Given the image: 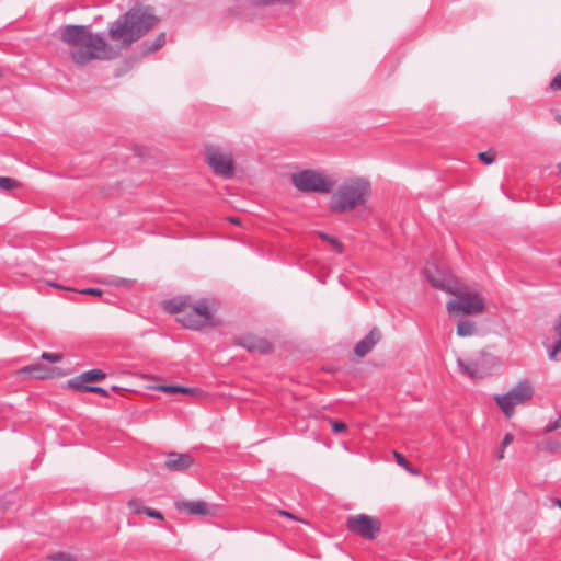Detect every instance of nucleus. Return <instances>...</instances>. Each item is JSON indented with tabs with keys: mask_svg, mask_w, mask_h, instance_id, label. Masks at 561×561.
I'll return each mask as SVG.
<instances>
[{
	"mask_svg": "<svg viewBox=\"0 0 561 561\" xmlns=\"http://www.w3.org/2000/svg\"><path fill=\"white\" fill-rule=\"evenodd\" d=\"M238 345L248 350L249 352H256L260 354H270L273 352V344L264 337L254 334H247L238 340Z\"/></svg>",
	"mask_w": 561,
	"mask_h": 561,
	"instance_id": "nucleus-11",
	"label": "nucleus"
},
{
	"mask_svg": "<svg viewBox=\"0 0 561 561\" xmlns=\"http://www.w3.org/2000/svg\"><path fill=\"white\" fill-rule=\"evenodd\" d=\"M228 221L234 225H240V218L239 217H229Z\"/></svg>",
	"mask_w": 561,
	"mask_h": 561,
	"instance_id": "nucleus-42",
	"label": "nucleus"
},
{
	"mask_svg": "<svg viewBox=\"0 0 561 561\" xmlns=\"http://www.w3.org/2000/svg\"><path fill=\"white\" fill-rule=\"evenodd\" d=\"M206 161L213 171L220 176L230 179L234 173L233 158L229 153H222L214 147L206 148Z\"/></svg>",
	"mask_w": 561,
	"mask_h": 561,
	"instance_id": "nucleus-9",
	"label": "nucleus"
},
{
	"mask_svg": "<svg viewBox=\"0 0 561 561\" xmlns=\"http://www.w3.org/2000/svg\"><path fill=\"white\" fill-rule=\"evenodd\" d=\"M215 300L203 298L194 304L188 301L186 312L176 317V321L184 328L190 330L199 331L206 327H218L220 320L215 317L216 312Z\"/></svg>",
	"mask_w": 561,
	"mask_h": 561,
	"instance_id": "nucleus-4",
	"label": "nucleus"
},
{
	"mask_svg": "<svg viewBox=\"0 0 561 561\" xmlns=\"http://www.w3.org/2000/svg\"><path fill=\"white\" fill-rule=\"evenodd\" d=\"M107 283L117 287H129L133 284V280L126 278H115Z\"/></svg>",
	"mask_w": 561,
	"mask_h": 561,
	"instance_id": "nucleus-30",
	"label": "nucleus"
},
{
	"mask_svg": "<svg viewBox=\"0 0 561 561\" xmlns=\"http://www.w3.org/2000/svg\"><path fill=\"white\" fill-rule=\"evenodd\" d=\"M157 390H160L162 392H167V393H170V394H175V393H183V394H190V396H195L197 393H201L202 391L197 388H188V387H183V386H175V385H163V386H158L156 388Z\"/></svg>",
	"mask_w": 561,
	"mask_h": 561,
	"instance_id": "nucleus-20",
	"label": "nucleus"
},
{
	"mask_svg": "<svg viewBox=\"0 0 561 561\" xmlns=\"http://www.w3.org/2000/svg\"><path fill=\"white\" fill-rule=\"evenodd\" d=\"M134 513L135 514L144 513L151 518H156V519H160V520L164 519L163 515L159 511H157L154 508H150V507L142 506V508H134Z\"/></svg>",
	"mask_w": 561,
	"mask_h": 561,
	"instance_id": "nucleus-25",
	"label": "nucleus"
},
{
	"mask_svg": "<svg viewBox=\"0 0 561 561\" xmlns=\"http://www.w3.org/2000/svg\"><path fill=\"white\" fill-rule=\"evenodd\" d=\"M194 463V458L187 453H169L164 461V468L169 471H184Z\"/></svg>",
	"mask_w": 561,
	"mask_h": 561,
	"instance_id": "nucleus-12",
	"label": "nucleus"
},
{
	"mask_svg": "<svg viewBox=\"0 0 561 561\" xmlns=\"http://www.w3.org/2000/svg\"><path fill=\"white\" fill-rule=\"evenodd\" d=\"M542 446H543V449L547 451H554L560 448V443L547 440L542 444Z\"/></svg>",
	"mask_w": 561,
	"mask_h": 561,
	"instance_id": "nucleus-35",
	"label": "nucleus"
},
{
	"mask_svg": "<svg viewBox=\"0 0 561 561\" xmlns=\"http://www.w3.org/2000/svg\"><path fill=\"white\" fill-rule=\"evenodd\" d=\"M534 396V389L528 380L519 381L505 394H495L494 400L506 417H512L515 407L528 402Z\"/></svg>",
	"mask_w": 561,
	"mask_h": 561,
	"instance_id": "nucleus-5",
	"label": "nucleus"
},
{
	"mask_svg": "<svg viewBox=\"0 0 561 561\" xmlns=\"http://www.w3.org/2000/svg\"><path fill=\"white\" fill-rule=\"evenodd\" d=\"M179 512H186L190 515H213V512L205 501H176L174 503Z\"/></svg>",
	"mask_w": 561,
	"mask_h": 561,
	"instance_id": "nucleus-14",
	"label": "nucleus"
},
{
	"mask_svg": "<svg viewBox=\"0 0 561 561\" xmlns=\"http://www.w3.org/2000/svg\"><path fill=\"white\" fill-rule=\"evenodd\" d=\"M278 514L282 515V516H285V517L298 520V518L296 516H294L291 513H289L287 511H282L280 510V511H278Z\"/></svg>",
	"mask_w": 561,
	"mask_h": 561,
	"instance_id": "nucleus-40",
	"label": "nucleus"
},
{
	"mask_svg": "<svg viewBox=\"0 0 561 561\" xmlns=\"http://www.w3.org/2000/svg\"><path fill=\"white\" fill-rule=\"evenodd\" d=\"M159 21L152 8L135 5L110 25L108 37L121 48H128L152 30Z\"/></svg>",
	"mask_w": 561,
	"mask_h": 561,
	"instance_id": "nucleus-2",
	"label": "nucleus"
},
{
	"mask_svg": "<svg viewBox=\"0 0 561 561\" xmlns=\"http://www.w3.org/2000/svg\"><path fill=\"white\" fill-rule=\"evenodd\" d=\"M477 332V327L473 321L463 320L457 324V334L460 337L472 336Z\"/></svg>",
	"mask_w": 561,
	"mask_h": 561,
	"instance_id": "nucleus-21",
	"label": "nucleus"
},
{
	"mask_svg": "<svg viewBox=\"0 0 561 561\" xmlns=\"http://www.w3.org/2000/svg\"><path fill=\"white\" fill-rule=\"evenodd\" d=\"M118 389H119V388H118V387H116V386H113V387H112V390H113V391H117Z\"/></svg>",
	"mask_w": 561,
	"mask_h": 561,
	"instance_id": "nucleus-47",
	"label": "nucleus"
},
{
	"mask_svg": "<svg viewBox=\"0 0 561 561\" xmlns=\"http://www.w3.org/2000/svg\"><path fill=\"white\" fill-rule=\"evenodd\" d=\"M514 439V436L510 433H507L504 437H503V440L501 443V447L505 448L507 447Z\"/></svg>",
	"mask_w": 561,
	"mask_h": 561,
	"instance_id": "nucleus-37",
	"label": "nucleus"
},
{
	"mask_svg": "<svg viewBox=\"0 0 561 561\" xmlns=\"http://www.w3.org/2000/svg\"><path fill=\"white\" fill-rule=\"evenodd\" d=\"M478 158H479L482 162H484L485 164H491V163H493V162H494V160H495V156H494L493 153L489 152V151H486V152H480V153L478 154Z\"/></svg>",
	"mask_w": 561,
	"mask_h": 561,
	"instance_id": "nucleus-29",
	"label": "nucleus"
},
{
	"mask_svg": "<svg viewBox=\"0 0 561 561\" xmlns=\"http://www.w3.org/2000/svg\"><path fill=\"white\" fill-rule=\"evenodd\" d=\"M457 298L447 302L449 313L457 312L459 314H478L484 310L483 299L476 293L460 290L456 287Z\"/></svg>",
	"mask_w": 561,
	"mask_h": 561,
	"instance_id": "nucleus-7",
	"label": "nucleus"
},
{
	"mask_svg": "<svg viewBox=\"0 0 561 561\" xmlns=\"http://www.w3.org/2000/svg\"><path fill=\"white\" fill-rule=\"evenodd\" d=\"M557 121H558V123L561 125V115H558V116H557Z\"/></svg>",
	"mask_w": 561,
	"mask_h": 561,
	"instance_id": "nucleus-45",
	"label": "nucleus"
},
{
	"mask_svg": "<svg viewBox=\"0 0 561 561\" xmlns=\"http://www.w3.org/2000/svg\"><path fill=\"white\" fill-rule=\"evenodd\" d=\"M49 561H77L73 556L67 552H56L47 557Z\"/></svg>",
	"mask_w": 561,
	"mask_h": 561,
	"instance_id": "nucleus-26",
	"label": "nucleus"
},
{
	"mask_svg": "<svg viewBox=\"0 0 561 561\" xmlns=\"http://www.w3.org/2000/svg\"><path fill=\"white\" fill-rule=\"evenodd\" d=\"M381 337L382 335L380 330L377 328H373L369 331V333L359 342H357L356 345L354 346L355 355H357L358 357L366 356L368 353L371 352L375 345H377L380 342Z\"/></svg>",
	"mask_w": 561,
	"mask_h": 561,
	"instance_id": "nucleus-13",
	"label": "nucleus"
},
{
	"mask_svg": "<svg viewBox=\"0 0 561 561\" xmlns=\"http://www.w3.org/2000/svg\"><path fill=\"white\" fill-rule=\"evenodd\" d=\"M76 291L79 294H82V295H91V296H102L103 295V291L99 288H83V289L76 290Z\"/></svg>",
	"mask_w": 561,
	"mask_h": 561,
	"instance_id": "nucleus-31",
	"label": "nucleus"
},
{
	"mask_svg": "<svg viewBox=\"0 0 561 561\" xmlns=\"http://www.w3.org/2000/svg\"><path fill=\"white\" fill-rule=\"evenodd\" d=\"M128 506L134 511V508H141L139 505H138V502L133 500V501H129L128 503Z\"/></svg>",
	"mask_w": 561,
	"mask_h": 561,
	"instance_id": "nucleus-41",
	"label": "nucleus"
},
{
	"mask_svg": "<svg viewBox=\"0 0 561 561\" xmlns=\"http://www.w3.org/2000/svg\"><path fill=\"white\" fill-rule=\"evenodd\" d=\"M549 87L552 91H561V73L553 77Z\"/></svg>",
	"mask_w": 561,
	"mask_h": 561,
	"instance_id": "nucleus-32",
	"label": "nucleus"
},
{
	"mask_svg": "<svg viewBox=\"0 0 561 561\" xmlns=\"http://www.w3.org/2000/svg\"><path fill=\"white\" fill-rule=\"evenodd\" d=\"M20 374H27L37 379H47L51 378L54 375V368H49L44 364L36 363L28 366H25L19 370Z\"/></svg>",
	"mask_w": 561,
	"mask_h": 561,
	"instance_id": "nucleus-17",
	"label": "nucleus"
},
{
	"mask_svg": "<svg viewBox=\"0 0 561 561\" xmlns=\"http://www.w3.org/2000/svg\"><path fill=\"white\" fill-rule=\"evenodd\" d=\"M188 301H190L188 297L172 298V299L162 301V308L164 311H167L171 314H178V317H179V316H182L184 312H186Z\"/></svg>",
	"mask_w": 561,
	"mask_h": 561,
	"instance_id": "nucleus-16",
	"label": "nucleus"
},
{
	"mask_svg": "<svg viewBox=\"0 0 561 561\" xmlns=\"http://www.w3.org/2000/svg\"><path fill=\"white\" fill-rule=\"evenodd\" d=\"M346 527L352 534L367 540H373L379 534L381 524L376 517L366 514H358L347 518Z\"/></svg>",
	"mask_w": 561,
	"mask_h": 561,
	"instance_id": "nucleus-8",
	"label": "nucleus"
},
{
	"mask_svg": "<svg viewBox=\"0 0 561 561\" xmlns=\"http://www.w3.org/2000/svg\"><path fill=\"white\" fill-rule=\"evenodd\" d=\"M553 331L557 335H561V316L558 318L557 322L554 323Z\"/></svg>",
	"mask_w": 561,
	"mask_h": 561,
	"instance_id": "nucleus-39",
	"label": "nucleus"
},
{
	"mask_svg": "<svg viewBox=\"0 0 561 561\" xmlns=\"http://www.w3.org/2000/svg\"><path fill=\"white\" fill-rule=\"evenodd\" d=\"M558 428H561V415L557 420L550 421L547 424L546 432H552V431H556Z\"/></svg>",
	"mask_w": 561,
	"mask_h": 561,
	"instance_id": "nucleus-33",
	"label": "nucleus"
},
{
	"mask_svg": "<svg viewBox=\"0 0 561 561\" xmlns=\"http://www.w3.org/2000/svg\"><path fill=\"white\" fill-rule=\"evenodd\" d=\"M457 364L461 371L469 376L470 378H482L483 377V370L481 365L476 360H469L463 362L462 359L458 358Z\"/></svg>",
	"mask_w": 561,
	"mask_h": 561,
	"instance_id": "nucleus-18",
	"label": "nucleus"
},
{
	"mask_svg": "<svg viewBox=\"0 0 561 561\" xmlns=\"http://www.w3.org/2000/svg\"><path fill=\"white\" fill-rule=\"evenodd\" d=\"M60 39L71 47L70 57L84 66L95 59H110L111 47L102 34H93L85 25H67L60 30Z\"/></svg>",
	"mask_w": 561,
	"mask_h": 561,
	"instance_id": "nucleus-1",
	"label": "nucleus"
},
{
	"mask_svg": "<svg viewBox=\"0 0 561 561\" xmlns=\"http://www.w3.org/2000/svg\"><path fill=\"white\" fill-rule=\"evenodd\" d=\"M46 284H47L48 286L54 287V288L64 289V290H68V291H75V289H73V288L62 286V285H60V284H58V283H54V282H46Z\"/></svg>",
	"mask_w": 561,
	"mask_h": 561,
	"instance_id": "nucleus-38",
	"label": "nucleus"
},
{
	"mask_svg": "<svg viewBox=\"0 0 561 561\" xmlns=\"http://www.w3.org/2000/svg\"><path fill=\"white\" fill-rule=\"evenodd\" d=\"M291 182L297 190L304 193L328 194L333 183L324 174L314 170H302L291 174Z\"/></svg>",
	"mask_w": 561,
	"mask_h": 561,
	"instance_id": "nucleus-6",
	"label": "nucleus"
},
{
	"mask_svg": "<svg viewBox=\"0 0 561 561\" xmlns=\"http://www.w3.org/2000/svg\"><path fill=\"white\" fill-rule=\"evenodd\" d=\"M557 168H558L559 172L561 173V162L558 163Z\"/></svg>",
	"mask_w": 561,
	"mask_h": 561,
	"instance_id": "nucleus-46",
	"label": "nucleus"
},
{
	"mask_svg": "<svg viewBox=\"0 0 561 561\" xmlns=\"http://www.w3.org/2000/svg\"><path fill=\"white\" fill-rule=\"evenodd\" d=\"M346 430H347V426L345 423L340 422V421H332V431L334 433H342V432H345Z\"/></svg>",
	"mask_w": 561,
	"mask_h": 561,
	"instance_id": "nucleus-34",
	"label": "nucleus"
},
{
	"mask_svg": "<svg viewBox=\"0 0 561 561\" xmlns=\"http://www.w3.org/2000/svg\"><path fill=\"white\" fill-rule=\"evenodd\" d=\"M165 33L161 32L153 41H145L140 45L141 54L146 56L156 53L165 44Z\"/></svg>",
	"mask_w": 561,
	"mask_h": 561,
	"instance_id": "nucleus-19",
	"label": "nucleus"
},
{
	"mask_svg": "<svg viewBox=\"0 0 561 561\" xmlns=\"http://www.w3.org/2000/svg\"><path fill=\"white\" fill-rule=\"evenodd\" d=\"M41 358L50 363H58L62 359V355L59 353L44 352L42 353Z\"/></svg>",
	"mask_w": 561,
	"mask_h": 561,
	"instance_id": "nucleus-28",
	"label": "nucleus"
},
{
	"mask_svg": "<svg viewBox=\"0 0 561 561\" xmlns=\"http://www.w3.org/2000/svg\"><path fill=\"white\" fill-rule=\"evenodd\" d=\"M317 236L324 242H328L332 248L333 250L336 252V253H342L343 250H344V245L343 243L334 236H331L329 233H325V232H322V231H318L317 232Z\"/></svg>",
	"mask_w": 561,
	"mask_h": 561,
	"instance_id": "nucleus-22",
	"label": "nucleus"
},
{
	"mask_svg": "<svg viewBox=\"0 0 561 561\" xmlns=\"http://www.w3.org/2000/svg\"><path fill=\"white\" fill-rule=\"evenodd\" d=\"M552 503H553V504H556V505H558V506L561 508V500H559V499H553V500H552Z\"/></svg>",
	"mask_w": 561,
	"mask_h": 561,
	"instance_id": "nucleus-44",
	"label": "nucleus"
},
{
	"mask_svg": "<svg viewBox=\"0 0 561 561\" xmlns=\"http://www.w3.org/2000/svg\"><path fill=\"white\" fill-rule=\"evenodd\" d=\"M396 461L399 466L411 472L412 474H419V470L414 469L412 465L404 458V456L398 451H393Z\"/></svg>",
	"mask_w": 561,
	"mask_h": 561,
	"instance_id": "nucleus-24",
	"label": "nucleus"
},
{
	"mask_svg": "<svg viewBox=\"0 0 561 561\" xmlns=\"http://www.w3.org/2000/svg\"><path fill=\"white\" fill-rule=\"evenodd\" d=\"M560 339L556 342V345L553 346L552 351L549 354V357L551 359H557V355L561 353V335H559Z\"/></svg>",
	"mask_w": 561,
	"mask_h": 561,
	"instance_id": "nucleus-36",
	"label": "nucleus"
},
{
	"mask_svg": "<svg viewBox=\"0 0 561 561\" xmlns=\"http://www.w3.org/2000/svg\"><path fill=\"white\" fill-rule=\"evenodd\" d=\"M106 374L101 369H91L84 371L67 381V387L77 392L81 391V387H91L90 382H100L104 380Z\"/></svg>",
	"mask_w": 561,
	"mask_h": 561,
	"instance_id": "nucleus-10",
	"label": "nucleus"
},
{
	"mask_svg": "<svg viewBox=\"0 0 561 561\" xmlns=\"http://www.w3.org/2000/svg\"><path fill=\"white\" fill-rule=\"evenodd\" d=\"M80 392H92V393H98L102 397H110V393L106 389L102 388V387H98V386H92V387H81V391Z\"/></svg>",
	"mask_w": 561,
	"mask_h": 561,
	"instance_id": "nucleus-27",
	"label": "nucleus"
},
{
	"mask_svg": "<svg viewBox=\"0 0 561 561\" xmlns=\"http://www.w3.org/2000/svg\"><path fill=\"white\" fill-rule=\"evenodd\" d=\"M370 183L363 178L344 182L333 193L330 209L334 213H346L363 206L370 196Z\"/></svg>",
	"mask_w": 561,
	"mask_h": 561,
	"instance_id": "nucleus-3",
	"label": "nucleus"
},
{
	"mask_svg": "<svg viewBox=\"0 0 561 561\" xmlns=\"http://www.w3.org/2000/svg\"><path fill=\"white\" fill-rule=\"evenodd\" d=\"M504 449L503 447L500 448L499 453H497V459H503L504 458Z\"/></svg>",
	"mask_w": 561,
	"mask_h": 561,
	"instance_id": "nucleus-43",
	"label": "nucleus"
},
{
	"mask_svg": "<svg viewBox=\"0 0 561 561\" xmlns=\"http://www.w3.org/2000/svg\"><path fill=\"white\" fill-rule=\"evenodd\" d=\"M19 187H21V183L18 180L9 176H0V190L13 191Z\"/></svg>",
	"mask_w": 561,
	"mask_h": 561,
	"instance_id": "nucleus-23",
	"label": "nucleus"
},
{
	"mask_svg": "<svg viewBox=\"0 0 561 561\" xmlns=\"http://www.w3.org/2000/svg\"><path fill=\"white\" fill-rule=\"evenodd\" d=\"M424 274L433 287L450 294H456V282L450 276L442 274L435 275L428 268L425 270Z\"/></svg>",
	"mask_w": 561,
	"mask_h": 561,
	"instance_id": "nucleus-15",
	"label": "nucleus"
}]
</instances>
